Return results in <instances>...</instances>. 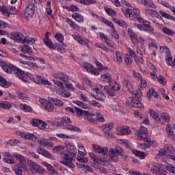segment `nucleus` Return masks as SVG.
I'll return each mask as SVG.
<instances>
[{
  "instance_id": "f257e3e1",
  "label": "nucleus",
  "mask_w": 175,
  "mask_h": 175,
  "mask_svg": "<svg viewBox=\"0 0 175 175\" xmlns=\"http://www.w3.org/2000/svg\"><path fill=\"white\" fill-rule=\"evenodd\" d=\"M65 146H57L53 149V152H59L61 151V157L62 160L60 161L61 163L75 169V165L73 164V160L76 158V154H77V150L76 146L69 142L64 143Z\"/></svg>"
},
{
  "instance_id": "f03ea898",
  "label": "nucleus",
  "mask_w": 175,
  "mask_h": 175,
  "mask_svg": "<svg viewBox=\"0 0 175 175\" xmlns=\"http://www.w3.org/2000/svg\"><path fill=\"white\" fill-rule=\"evenodd\" d=\"M0 66L3 70H4V72L6 73H8V75H13L14 73L18 79H20V80H22V81L26 83L27 79L25 77V72L20 69L18 67L10 63L7 64L5 62H0Z\"/></svg>"
},
{
  "instance_id": "7ed1b4c3",
  "label": "nucleus",
  "mask_w": 175,
  "mask_h": 175,
  "mask_svg": "<svg viewBox=\"0 0 175 175\" xmlns=\"http://www.w3.org/2000/svg\"><path fill=\"white\" fill-rule=\"evenodd\" d=\"M93 150L97 154H101L99 157L95 155L94 152H90L89 156L95 163L99 165L102 163H106L107 162V152H109L107 147H100L98 145L93 144Z\"/></svg>"
},
{
  "instance_id": "20e7f679",
  "label": "nucleus",
  "mask_w": 175,
  "mask_h": 175,
  "mask_svg": "<svg viewBox=\"0 0 175 175\" xmlns=\"http://www.w3.org/2000/svg\"><path fill=\"white\" fill-rule=\"evenodd\" d=\"M53 77L54 83L56 84V85H57L58 87H60V88H68L70 90H72V88H73V85L68 83L69 77H68L66 74L64 72L60 74H54Z\"/></svg>"
},
{
  "instance_id": "39448f33",
  "label": "nucleus",
  "mask_w": 175,
  "mask_h": 175,
  "mask_svg": "<svg viewBox=\"0 0 175 175\" xmlns=\"http://www.w3.org/2000/svg\"><path fill=\"white\" fill-rule=\"evenodd\" d=\"M131 95H134L135 96H132L129 98L130 105L133 106V107H136L137 109H142L143 107V104H142V98L143 96V93L140 90H136L134 92L131 93Z\"/></svg>"
},
{
  "instance_id": "423d86ee",
  "label": "nucleus",
  "mask_w": 175,
  "mask_h": 175,
  "mask_svg": "<svg viewBox=\"0 0 175 175\" xmlns=\"http://www.w3.org/2000/svg\"><path fill=\"white\" fill-rule=\"evenodd\" d=\"M109 155L111 158V162H118L120 159L118 156L123 157V161H126L127 157L122 154V148L121 147H116L115 149H110Z\"/></svg>"
},
{
  "instance_id": "0eeeda50",
  "label": "nucleus",
  "mask_w": 175,
  "mask_h": 175,
  "mask_svg": "<svg viewBox=\"0 0 175 175\" xmlns=\"http://www.w3.org/2000/svg\"><path fill=\"white\" fill-rule=\"evenodd\" d=\"M121 86L118 83L115 81H109V87L105 86L104 90L106 91L107 94L110 96H116L118 91H120Z\"/></svg>"
},
{
  "instance_id": "6e6552de",
  "label": "nucleus",
  "mask_w": 175,
  "mask_h": 175,
  "mask_svg": "<svg viewBox=\"0 0 175 175\" xmlns=\"http://www.w3.org/2000/svg\"><path fill=\"white\" fill-rule=\"evenodd\" d=\"M60 124L61 126H65V128L69 131H73L74 132H78L79 133H81V129H79V127L70 124H72V120L68 117L62 118Z\"/></svg>"
},
{
  "instance_id": "1a4fd4ad",
  "label": "nucleus",
  "mask_w": 175,
  "mask_h": 175,
  "mask_svg": "<svg viewBox=\"0 0 175 175\" xmlns=\"http://www.w3.org/2000/svg\"><path fill=\"white\" fill-rule=\"evenodd\" d=\"M26 9L25 10V16L26 17H33L35 14V10H36V6L35 2L33 0L28 1L26 3Z\"/></svg>"
},
{
  "instance_id": "9d476101",
  "label": "nucleus",
  "mask_w": 175,
  "mask_h": 175,
  "mask_svg": "<svg viewBox=\"0 0 175 175\" xmlns=\"http://www.w3.org/2000/svg\"><path fill=\"white\" fill-rule=\"evenodd\" d=\"M159 155L161 157H170L171 155H175L174 147L172 145H165L163 149H161L159 151Z\"/></svg>"
},
{
  "instance_id": "9b49d317",
  "label": "nucleus",
  "mask_w": 175,
  "mask_h": 175,
  "mask_svg": "<svg viewBox=\"0 0 175 175\" xmlns=\"http://www.w3.org/2000/svg\"><path fill=\"white\" fill-rule=\"evenodd\" d=\"M27 165L30 169L33 170L37 174H42V173H44V169H43L40 165L38 164V163L32 160H27Z\"/></svg>"
},
{
  "instance_id": "f8f14e48",
  "label": "nucleus",
  "mask_w": 175,
  "mask_h": 175,
  "mask_svg": "<svg viewBox=\"0 0 175 175\" xmlns=\"http://www.w3.org/2000/svg\"><path fill=\"white\" fill-rule=\"evenodd\" d=\"M139 140H143L145 143H148V130L145 126H141L139 131L135 133Z\"/></svg>"
},
{
  "instance_id": "ddd939ff",
  "label": "nucleus",
  "mask_w": 175,
  "mask_h": 175,
  "mask_svg": "<svg viewBox=\"0 0 175 175\" xmlns=\"http://www.w3.org/2000/svg\"><path fill=\"white\" fill-rule=\"evenodd\" d=\"M42 42L50 50H55V44L51 39H50V33L49 31H46L44 35V38L42 39Z\"/></svg>"
},
{
  "instance_id": "4468645a",
  "label": "nucleus",
  "mask_w": 175,
  "mask_h": 175,
  "mask_svg": "<svg viewBox=\"0 0 175 175\" xmlns=\"http://www.w3.org/2000/svg\"><path fill=\"white\" fill-rule=\"evenodd\" d=\"M137 28H139L140 31H144L145 32H150L154 33V28L150 25V22L146 21L142 25H137Z\"/></svg>"
},
{
  "instance_id": "2eb2a0df",
  "label": "nucleus",
  "mask_w": 175,
  "mask_h": 175,
  "mask_svg": "<svg viewBox=\"0 0 175 175\" xmlns=\"http://www.w3.org/2000/svg\"><path fill=\"white\" fill-rule=\"evenodd\" d=\"M122 84L124 87H126L127 88V91L130 92V94H133L135 92V89L133 88V85L132 84V82H131V77H128L126 78H124Z\"/></svg>"
},
{
  "instance_id": "dca6fc26",
  "label": "nucleus",
  "mask_w": 175,
  "mask_h": 175,
  "mask_svg": "<svg viewBox=\"0 0 175 175\" xmlns=\"http://www.w3.org/2000/svg\"><path fill=\"white\" fill-rule=\"evenodd\" d=\"M74 109L79 117L81 116H83L85 118H87V117H95V113H90L88 111L83 110L77 107H75Z\"/></svg>"
},
{
  "instance_id": "f3484780",
  "label": "nucleus",
  "mask_w": 175,
  "mask_h": 175,
  "mask_svg": "<svg viewBox=\"0 0 175 175\" xmlns=\"http://www.w3.org/2000/svg\"><path fill=\"white\" fill-rule=\"evenodd\" d=\"M38 154L42 155L45 158H48L49 159H53L54 157L49 152V150H44L43 148H38L37 149Z\"/></svg>"
},
{
  "instance_id": "a211bd4d",
  "label": "nucleus",
  "mask_w": 175,
  "mask_h": 175,
  "mask_svg": "<svg viewBox=\"0 0 175 175\" xmlns=\"http://www.w3.org/2000/svg\"><path fill=\"white\" fill-rule=\"evenodd\" d=\"M11 39H13V40H15V42H18V43H23L24 35L18 31L13 32L11 34Z\"/></svg>"
},
{
  "instance_id": "6ab92c4d",
  "label": "nucleus",
  "mask_w": 175,
  "mask_h": 175,
  "mask_svg": "<svg viewBox=\"0 0 175 175\" xmlns=\"http://www.w3.org/2000/svg\"><path fill=\"white\" fill-rule=\"evenodd\" d=\"M28 167H27V165L25 164H19L18 165H16V167L14 169V171L15 172L16 175H23V170H27Z\"/></svg>"
},
{
  "instance_id": "aec40b11",
  "label": "nucleus",
  "mask_w": 175,
  "mask_h": 175,
  "mask_svg": "<svg viewBox=\"0 0 175 175\" xmlns=\"http://www.w3.org/2000/svg\"><path fill=\"white\" fill-rule=\"evenodd\" d=\"M26 76L30 77L31 79L36 84H40L42 83V80H43V77L36 75L32 77V75H31L29 72H27Z\"/></svg>"
},
{
  "instance_id": "412c9836",
  "label": "nucleus",
  "mask_w": 175,
  "mask_h": 175,
  "mask_svg": "<svg viewBox=\"0 0 175 175\" xmlns=\"http://www.w3.org/2000/svg\"><path fill=\"white\" fill-rule=\"evenodd\" d=\"M66 23L72 28V29H75L76 31H79L80 26L76 23L73 20L66 18Z\"/></svg>"
},
{
  "instance_id": "4be33fe9",
  "label": "nucleus",
  "mask_w": 175,
  "mask_h": 175,
  "mask_svg": "<svg viewBox=\"0 0 175 175\" xmlns=\"http://www.w3.org/2000/svg\"><path fill=\"white\" fill-rule=\"evenodd\" d=\"M21 137H23V139H27V140H32L34 142L36 140V139H38L37 136L29 133H21Z\"/></svg>"
},
{
  "instance_id": "5701e85b",
  "label": "nucleus",
  "mask_w": 175,
  "mask_h": 175,
  "mask_svg": "<svg viewBox=\"0 0 175 175\" xmlns=\"http://www.w3.org/2000/svg\"><path fill=\"white\" fill-rule=\"evenodd\" d=\"M98 35L99 38H100L102 40L105 42L106 44H107V46L112 48L114 47V44L110 42V40L109 39V38H107V36H105V34L102 32L98 33Z\"/></svg>"
},
{
  "instance_id": "b1692460",
  "label": "nucleus",
  "mask_w": 175,
  "mask_h": 175,
  "mask_svg": "<svg viewBox=\"0 0 175 175\" xmlns=\"http://www.w3.org/2000/svg\"><path fill=\"white\" fill-rule=\"evenodd\" d=\"M48 99L49 102H53V105L57 107H62L64 106V102L58 98L54 97H49Z\"/></svg>"
},
{
  "instance_id": "393cba45",
  "label": "nucleus",
  "mask_w": 175,
  "mask_h": 175,
  "mask_svg": "<svg viewBox=\"0 0 175 175\" xmlns=\"http://www.w3.org/2000/svg\"><path fill=\"white\" fill-rule=\"evenodd\" d=\"M94 98L96 100H99L100 102H103L106 99V96L102 90H99L96 92V94H94Z\"/></svg>"
},
{
  "instance_id": "a878e982",
  "label": "nucleus",
  "mask_w": 175,
  "mask_h": 175,
  "mask_svg": "<svg viewBox=\"0 0 175 175\" xmlns=\"http://www.w3.org/2000/svg\"><path fill=\"white\" fill-rule=\"evenodd\" d=\"M14 157L20 162L19 165H25V163H27V159L24 156L18 153H14Z\"/></svg>"
},
{
  "instance_id": "bb28decb",
  "label": "nucleus",
  "mask_w": 175,
  "mask_h": 175,
  "mask_svg": "<svg viewBox=\"0 0 175 175\" xmlns=\"http://www.w3.org/2000/svg\"><path fill=\"white\" fill-rule=\"evenodd\" d=\"M72 36L75 39V40H76V42H77V43H79V44H83L85 46H87V44H88V41L84 40L79 36L73 34L72 35Z\"/></svg>"
},
{
  "instance_id": "cd10ccee",
  "label": "nucleus",
  "mask_w": 175,
  "mask_h": 175,
  "mask_svg": "<svg viewBox=\"0 0 175 175\" xmlns=\"http://www.w3.org/2000/svg\"><path fill=\"white\" fill-rule=\"evenodd\" d=\"M72 17L77 23H84V17L79 13L72 14Z\"/></svg>"
},
{
  "instance_id": "c85d7f7f",
  "label": "nucleus",
  "mask_w": 175,
  "mask_h": 175,
  "mask_svg": "<svg viewBox=\"0 0 175 175\" xmlns=\"http://www.w3.org/2000/svg\"><path fill=\"white\" fill-rule=\"evenodd\" d=\"M133 154L135 155V157H137V158H139V159H144L146 158V153L144 152H141L135 149L132 150Z\"/></svg>"
},
{
  "instance_id": "c756f323",
  "label": "nucleus",
  "mask_w": 175,
  "mask_h": 175,
  "mask_svg": "<svg viewBox=\"0 0 175 175\" xmlns=\"http://www.w3.org/2000/svg\"><path fill=\"white\" fill-rule=\"evenodd\" d=\"M56 94H57V95H61V96H63V98L70 97V93L64 91V90L61 88L56 90Z\"/></svg>"
},
{
  "instance_id": "7c9ffc66",
  "label": "nucleus",
  "mask_w": 175,
  "mask_h": 175,
  "mask_svg": "<svg viewBox=\"0 0 175 175\" xmlns=\"http://www.w3.org/2000/svg\"><path fill=\"white\" fill-rule=\"evenodd\" d=\"M128 33L133 43H137V37L136 36V34L133 32V30H132V29H128Z\"/></svg>"
},
{
  "instance_id": "2f4dec72",
  "label": "nucleus",
  "mask_w": 175,
  "mask_h": 175,
  "mask_svg": "<svg viewBox=\"0 0 175 175\" xmlns=\"http://www.w3.org/2000/svg\"><path fill=\"white\" fill-rule=\"evenodd\" d=\"M0 86L3 87V88H9V87H10V84L8 82L6 79L0 76Z\"/></svg>"
},
{
  "instance_id": "473e14b6",
  "label": "nucleus",
  "mask_w": 175,
  "mask_h": 175,
  "mask_svg": "<svg viewBox=\"0 0 175 175\" xmlns=\"http://www.w3.org/2000/svg\"><path fill=\"white\" fill-rule=\"evenodd\" d=\"M0 107L5 110H9V109H12V104L8 101H0Z\"/></svg>"
},
{
  "instance_id": "72a5a7b5",
  "label": "nucleus",
  "mask_w": 175,
  "mask_h": 175,
  "mask_svg": "<svg viewBox=\"0 0 175 175\" xmlns=\"http://www.w3.org/2000/svg\"><path fill=\"white\" fill-rule=\"evenodd\" d=\"M114 61L115 62H118V64H122V53L121 52H116Z\"/></svg>"
},
{
  "instance_id": "f704fd0d",
  "label": "nucleus",
  "mask_w": 175,
  "mask_h": 175,
  "mask_svg": "<svg viewBox=\"0 0 175 175\" xmlns=\"http://www.w3.org/2000/svg\"><path fill=\"white\" fill-rule=\"evenodd\" d=\"M159 13H160L161 16H162V17H163L164 18H167V20H172V21H175L174 16H172V15H170L162 10H160Z\"/></svg>"
},
{
  "instance_id": "c9c22d12",
  "label": "nucleus",
  "mask_w": 175,
  "mask_h": 175,
  "mask_svg": "<svg viewBox=\"0 0 175 175\" xmlns=\"http://www.w3.org/2000/svg\"><path fill=\"white\" fill-rule=\"evenodd\" d=\"M21 51L25 54H31L32 53V48L29 45H24L21 49Z\"/></svg>"
},
{
  "instance_id": "e433bc0d",
  "label": "nucleus",
  "mask_w": 175,
  "mask_h": 175,
  "mask_svg": "<svg viewBox=\"0 0 175 175\" xmlns=\"http://www.w3.org/2000/svg\"><path fill=\"white\" fill-rule=\"evenodd\" d=\"M113 123H109L108 124H104L102 126V129L105 132H110L113 129Z\"/></svg>"
},
{
  "instance_id": "4c0bfd02",
  "label": "nucleus",
  "mask_w": 175,
  "mask_h": 175,
  "mask_svg": "<svg viewBox=\"0 0 175 175\" xmlns=\"http://www.w3.org/2000/svg\"><path fill=\"white\" fill-rule=\"evenodd\" d=\"M149 114L150 117H152V118H154V120H155L156 121H158V122L161 121V118H159V114H158V113L155 112L154 110H150Z\"/></svg>"
},
{
  "instance_id": "58836bf2",
  "label": "nucleus",
  "mask_w": 175,
  "mask_h": 175,
  "mask_svg": "<svg viewBox=\"0 0 175 175\" xmlns=\"http://www.w3.org/2000/svg\"><path fill=\"white\" fill-rule=\"evenodd\" d=\"M44 107L46 110H48V111H50L51 113L52 111H54V105H53V103L50 100H49V102H46Z\"/></svg>"
},
{
  "instance_id": "ea45409f",
  "label": "nucleus",
  "mask_w": 175,
  "mask_h": 175,
  "mask_svg": "<svg viewBox=\"0 0 175 175\" xmlns=\"http://www.w3.org/2000/svg\"><path fill=\"white\" fill-rule=\"evenodd\" d=\"M124 61L127 65H132V62H133V56L129 54L125 55Z\"/></svg>"
},
{
  "instance_id": "a19ab883",
  "label": "nucleus",
  "mask_w": 175,
  "mask_h": 175,
  "mask_svg": "<svg viewBox=\"0 0 175 175\" xmlns=\"http://www.w3.org/2000/svg\"><path fill=\"white\" fill-rule=\"evenodd\" d=\"M42 165H44V166H45L49 170V172H52V173H57V170H55V168H54L51 164H49L47 162L43 161Z\"/></svg>"
},
{
  "instance_id": "79ce46f5",
  "label": "nucleus",
  "mask_w": 175,
  "mask_h": 175,
  "mask_svg": "<svg viewBox=\"0 0 175 175\" xmlns=\"http://www.w3.org/2000/svg\"><path fill=\"white\" fill-rule=\"evenodd\" d=\"M166 62L167 64V65H169V66H172V65H173V61H172V53L170 52H167L166 53Z\"/></svg>"
},
{
  "instance_id": "37998d69",
  "label": "nucleus",
  "mask_w": 175,
  "mask_h": 175,
  "mask_svg": "<svg viewBox=\"0 0 175 175\" xmlns=\"http://www.w3.org/2000/svg\"><path fill=\"white\" fill-rule=\"evenodd\" d=\"M82 66L84 68V69H86L87 72H90L92 70V69H94V66L88 62L82 63Z\"/></svg>"
},
{
  "instance_id": "c03bdc74",
  "label": "nucleus",
  "mask_w": 175,
  "mask_h": 175,
  "mask_svg": "<svg viewBox=\"0 0 175 175\" xmlns=\"http://www.w3.org/2000/svg\"><path fill=\"white\" fill-rule=\"evenodd\" d=\"M144 6H148V8H152V9H157V6L152 3V0H144Z\"/></svg>"
},
{
  "instance_id": "a18cd8bd",
  "label": "nucleus",
  "mask_w": 175,
  "mask_h": 175,
  "mask_svg": "<svg viewBox=\"0 0 175 175\" xmlns=\"http://www.w3.org/2000/svg\"><path fill=\"white\" fill-rule=\"evenodd\" d=\"M105 10L107 14H108V16H111V17H114V16H117V12L116 11L111 10V8H105Z\"/></svg>"
},
{
  "instance_id": "49530a36",
  "label": "nucleus",
  "mask_w": 175,
  "mask_h": 175,
  "mask_svg": "<svg viewBox=\"0 0 175 175\" xmlns=\"http://www.w3.org/2000/svg\"><path fill=\"white\" fill-rule=\"evenodd\" d=\"M54 38L57 40V42H59V43H62V42H64V36L61 33H56L54 35Z\"/></svg>"
},
{
  "instance_id": "de8ad7c7",
  "label": "nucleus",
  "mask_w": 175,
  "mask_h": 175,
  "mask_svg": "<svg viewBox=\"0 0 175 175\" xmlns=\"http://www.w3.org/2000/svg\"><path fill=\"white\" fill-rule=\"evenodd\" d=\"M162 31L164 33H165V35H173V33H174V32L173 31V30H172L170 28H167V27H164L162 28Z\"/></svg>"
},
{
  "instance_id": "09e8293b",
  "label": "nucleus",
  "mask_w": 175,
  "mask_h": 175,
  "mask_svg": "<svg viewBox=\"0 0 175 175\" xmlns=\"http://www.w3.org/2000/svg\"><path fill=\"white\" fill-rule=\"evenodd\" d=\"M161 117L163 121L165 122H169L170 121V116H169V114L167 113H161Z\"/></svg>"
},
{
  "instance_id": "8fccbe9b",
  "label": "nucleus",
  "mask_w": 175,
  "mask_h": 175,
  "mask_svg": "<svg viewBox=\"0 0 175 175\" xmlns=\"http://www.w3.org/2000/svg\"><path fill=\"white\" fill-rule=\"evenodd\" d=\"M102 72V68L98 67L97 68H92L90 72H92V75H94V76H98L99 73Z\"/></svg>"
},
{
  "instance_id": "3c124183",
  "label": "nucleus",
  "mask_w": 175,
  "mask_h": 175,
  "mask_svg": "<svg viewBox=\"0 0 175 175\" xmlns=\"http://www.w3.org/2000/svg\"><path fill=\"white\" fill-rule=\"evenodd\" d=\"M20 107L21 110H24L25 111H32V108H31V107L28 106L27 105L21 104Z\"/></svg>"
},
{
  "instance_id": "603ef678",
  "label": "nucleus",
  "mask_w": 175,
  "mask_h": 175,
  "mask_svg": "<svg viewBox=\"0 0 175 175\" xmlns=\"http://www.w3.org/2000/svg\"><path fill=\"white\" fill-rule=\"evenodd\" d=\"M81 3L82 5H94L95 3H96V1H94V0H81Z\"/></svg>"
},
{
  "instance_id": "864d4df0",
  "label": "nucleus",
  "mask_w": 175,
  "mask_h": 175,
  "mask_svg": "<svg viewBox=\"0 0 175 175\" xmlns=\"http://www.w3.org/2000/svg\"><path fill=\"white\" fill-rule=\"evenodd\" d=\"M131 132L132 131L129 129H120V133L122 135H125L126 136H127L128 135H131Z\"/></svg>"
},
{
  "instance_id": "5fc2aeb1",
  "label": "nucleus",
  "mask_w": 175,
  "mask_h": 175,
  "mask_svg": "<svg viewBox=\"0 0 175 175\" xmlns=\"http://www.w3.org/2000/svg\"><path fill=\"white\" fill-rule=\"evenodd\" d=\"M39 129L44 130L46 128H47V123L43 120H40V122L38 124Z\"/></svg>"
},
{
  "instance_id": "6e6d98bb",
  "label": "nucleus",
  "mask_w": 175,
  "mask_h": 175,
  "mask_svg": "<svg viewBox=\"0 0 175 175\" xmlns=\"http://www.w3.org/2000/svg\"><path fill=\"white\" fill-rule=\"evenodd\" d=\"M166 132H167V136L169 137H172V138L174 137V136H173L174 133H173V129L172 128H170V126H167V129H166Z\"/></svg>"
},
{
  "instance_id": "4d7b16f0",
  "label": "nucleus",
  "mask_w": 175,
  "mask_h": 175,
  "mask_svg": "<svg viewBox=\"0 0 175 175\" xmlns=\"http://www.w3.org/2000/svg\"><path fill=\"white\" fill-rule=\"evenodd\" d=\"M157 79L160 84H162L163 85H166V81L165 79V77L162 75H159Z\"/></svg>"
},
{
  "instance_id": "13d9d810",
  "label": "nucleus",
  "mask_w": 175,
  "mask_h": 175,
  "mask_svg": "<svg viewBox=\"0 0 175 175\" xmlns=\"http://www.w3.org/2000/svg\"><path fill=\"white\" fill-rule=\"evenodd\" d=\"M95 167L99 170V172L103 174H107V170L103 167H98L96 164H94Z\"/></svg>"
},
{
  "instance_id": "bf43d9fd",
  "label": "nucleus",
  "mask_w": 175,
  "mask_h": 175,
  "mask_svg": "<svg viewBox=\"0 0 175 175\" xmlns=\"http://www.w3.org/2000/svg\"><path fill=\"white\" fill-rule=\"evenodd\" d=\"M96 119L100 122H105V118L99 112H96Z\"/></svg>"
},
{
  "instance_id": "052dcab7",
  "label": "nucleus",
  "mask_w": 175,
  "mask_h": 175,
  "mask_svg": "<svg viewBox=\"0 0 175 175\" xmlns=\"http://www.w3.org/2000/svg\"><path fill=\"white\" fill-rule=\"evenodd\" d=\"M101 79L102 80H103V81H108L109 82V84H110V76H109L108 74H104L103 75H101Z\"/></svg>"
},
{
  "instance_id": "680f3d73",
  "label": "nucleus",
  "mask_w": 175,
  "mask_h": 175,
  "mask_svg": "<svg viewBox=\"0 0 175 175\" xmlns=\"http://www.w3.org/2000/svg\"><path fill=\"white\" fill-rule=\"evenodd\" d=\"M75 105H77L79 107H81L82 109H87V105L84 104L83 102L80 100L75 101Z\"/></svg>"
},
{
  "instance_id": "e2e57ef3",
  "label": "nucleus",
  "mask_w": 175,
  "mask_h": 175,
  "mask_svg": "<svg viewBox=\"0 0 175 175\" xmlns=\"http://www.w3.org/2000/svg\"><path fill=\"white\" fill-rule=\"evenodd\" d=\"M67 9L69 12H79V8L75 5L68 7Z\"/></svg>"
},
{
  "instance_id": "0e129e2a",
  "label": "nucleus",
  "mask_w": 175,
  "mask_h": 175,
  "mask_svg": "<svg viewBox=\"0 0 175 175\" xmlns=\"http://www.w3.org/2000/svg\"><path fill=\"white\" fill-rule=\"evenodd\" d=\"M77 161H78L79 162H81V163H87V162H88V158H82L80 156H78L77 157Z\"/></svg>"
},
{
  "instance_id": "69168bd1",
  "label": "nucleus",
  "mask_w": 175,
  "mask_h": 175,
  "mask_svg": "<svg viewBox=\"0 0 175 175\" xmlns=\"http://www.w3.org/2000/svg\"><path fill=\"white\" fill-rule=\"evenodd\" d=\"M3 161L5 162V163H9V165H13L15 163L14 159L4 158L3 159Z\"/></svg>"
},
{
  "instance_id": "338daca9",
  "label": "nucleus",
  "mask_w": 175,
  "mask_h": 175,
  "mask_svg": "<svg viewBox=\"0 0 175 175\" xmlns=\"http://www.w3.org/2000/svg\"><path fill=\"white\" fill-rule=\"evenodd\" d=\"M167 172L170 173H172V174H175V167L172 165H168L166 167Z\"/></svg>"
},
{
  "instance_id": "774afa93",
  "label": "nucleus",
  "mask_w": 175,
  "mask_h": 175,
  "mask_svg": "<svg viewBox=\"0 0 175 175\" xmlns=\"http://www.w3.org/2000/svg\"><path fill=\"white\" fill-rule=\"evenodd\" d=\"M10 14H17V10H16V7L11 6L8 8Z\"/></svg>"
}]
</instances>
